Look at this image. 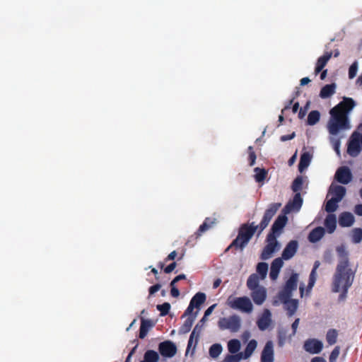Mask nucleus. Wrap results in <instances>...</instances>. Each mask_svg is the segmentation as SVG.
Segmentation results:
<instances>
[{
  "instance_id": "nucleus-50",
  "label": "nucleus",
  "mask_w": 362,
  "mask_h": 362,
  "mask_svg": "<svg viewBox=\"0 0 362 362\" xmlns=\"http://www.w3.org/2000/svg\"><path fill=\"white\" fill-rule=\"evenodd\" d=\"M340 348L339 346H336L329 355V362H335L337 358L339 355Z\"/></svg>"
},
{
  "instance_id": "nucleus-45",
  "label": "nucleus",
  "mask_w": 362,
  "mask_h": 362,
  "mask_svg": "<svg viewBox=\"0 0 362 362\" xmlns=\"http://www.w3.org/2000/svg\"><path fill=\"white\" fill-rule=\"evenodd\" d=\"M243 353H238L234 354H228L225 358V362H239L243 359Z\"/></svg>"
},
{
  "instance_id": "nucleus-58",
  "label": "nucleus",
  "mask_w": 362,
  "mask_h": 362,
  "mask_svg": "<svg viewBox=\"0 0 362 362\" xmlns=\"http://www.w3.org/2000/svg\"><path fill=\"white\" fill-rule=\"evenodd\" d=\"M299 318H297L295 320V321L292 323V325H291V327H292V329H293V334L294 335L296 332V330H297V328L298 327V325H299Z\"/></svg>"
},
{
  "instance_id": "nucleus-15",
  "label": "nucleus",
  "mask_w": 362,
  "mask_h": 362,
  "mask_svg": "<svg viewBox=\"0 0 362 362\" xmlns=\"http://www.w3.org/2000/svg\"><path fill=\"white\" fill-rule=\"evenodd\" d=\"M298 242L296 240H291L283 250L281 259L288 260L293 257L298 250Z\"/></svg>"
},
{
  "instance_id": "nucleus-20",
  "label": "nucleus",
  "mask_w": 362,
  "mask_h": 362,
  "mask_svg": "<svg viewBox=\"0 0 362 362\" xmlns=\"http://www.w3.org/2000/svg\"><path fill=\"white\" fill-rule=\"evenodd\" d=\"M154 326V323L151 320L141 318V325L139 329V338L144 339L151 328Z\"/></svg>"
},
{
  "instance_id": "nucleus-28",
  "label": "nucleus",
  "mask_w": 362,
  "mask_h": 362,
  "mask_svg": "<svg viewBox=\"0 0 362 362\" xmlns=\"http://www.w3.org/2000/svg\"><path fill=\"white\" fill-rule=\"evenodd\" d=\"M216 222V219L215 218L207 217L205 218L203 223L199 226V229L197 231V235L200 236L203 233L209 230L213 225H214Z\"/></svg>"
},
{
  "instance_id": "nucleus-18",
  "label": "nucleus",
  "mask_w": 362,
  "mask_h": 362,
  "mask_svg": "<svg viewBox=\"0 0 362 362\" xmlns=\"http://www.w3.org/2000/svg\"><path fill=\"white\" fill-rule=\"evenodd\" d=\"M284 262L281 257L273 260L270 267L269 277L272 280H276L278 277L281 268L283 267Z\"/></svg>"
},
{
  "instance_id": "nucleus-9",
  "label": "nucleus",
  "mask_w": 362,
  "mask_h": 362,
  "mask_svg": "<svg viewBox=\"0 0 362 362\" xmlns=\"http://www.w3.org/2000/svg\"><path fill=\"white\" fill-rule=\"evenodd\" d=\"M277 299H274L273 300V305L277 306L279 305V301L284 304V308L287 311V315L291 317L292 316L297 310L298 306V300L296 299H291V298H288L286 300L283 298H277Z\"/></svg>"
},
{
  "instance_id": "nucleus-12",
  "label": "nucleus",
  "mask_w": 362,
  "mask_h": 362,
  "mask_svg": "<svg viewBox=\"0 0 362 362\" xmlns=\"http://www.w3.org/2000/svg\"><path fill=\"white\" fill-rule=\"evenodd\" d=\"M335 178L339 182L346 185L351 182L352 179V174L348 167L342 166L337 170Z\"/></svg>"
},
{
  "instance_id": "nucleus-36",
  "label": "nucleus",
  "mask_w": 362,
  "mask_h": 362,
  "mask_svg": "<svg viewBox=\"0 0 362 362\" xmlns=\"http://www.w3.org/2000/svg\"><path fill=\"white\" fill-rule=\"evenodd\" d=\"M336 251L340 259L339 262H341L343 261H347V265H350L349 259L348 257V252L346 251V247L344 245L338 246L336 249Z\"/></svg>"
},
{
  "instance_id": "nucleus-30",
  "label": "nucleus",
  "mask_w": 362,
  "mask_h": 362,
  "mask_svg": "<svg viewBox=\"0 0 362 362\" xmlns=\"http://www.w3.org/2000/svg\"><path fill=\"white\" fill-rule=\"evenodd\" d=\"M202 325H199V323L194 327L193 331L192 332V333L189 336V339L188 344H187V349H189L190 348V346H192L194 339H195V344L197 343L200 332L202 331Z\"/></svg>"
},
{
  "instance_id": "nucleus-32",
  "label": "nucleus",
  "mask_w": 362,
  "mask_h": 362,
  "mask_svg": "<svg viewBox=\"0 0 362 362\" xmlns=\"http://www.w3.org/2000/svg\"><path fill=\"white\" fill-rule=\"evenodd\" d=\"M206 294L204 293L198 292L191 299L190 302L199 308L206 300Z\"/></svg>"
},
{
  "instance_id": "nucleus-16",
  "label": "nucleus",
  "mask_w": 362,
  "mask_h": 362,
  "mask_svg": "<svg viewBox=\"0 0 362 362\" xmlns=\"http://www.w3.org/2000/svg\"><path fill=\"white\" fill-rule=\"evenodd\" d=\"M274 361V349L272 341H268L262 352L261 362H273Z\"/></svg>"
},
{
  "instance_id": "nucleus-44",
  "label": "nucleus",
  "mask_w": 362,
  "mask_h": 362,
  "mask_svg": "<svg viewBox=\"0 0 362 362\" xmlns=\"http://www.w3.org/2000/svg\"><path fill=\"white\" fill-rule=\"evenodd\" d=\"M303 177L301 176H298L293 182L291 185V189L294 192H299L303 186Z\"/></svg>"
},
{
  "instance_id": "nucleus-7",
  "label": "nucleus",
  "mask_w": 362,
  "mask_h": 362,
  "mask_svg": "<svg viewBox=\"0 0 362 362\" xmlns=\"http://www.w3.org/2000/svg\"><path fill=\"white\" fill-rule=\"evenodd\" d=\"M218 327L221 329H229L231 332H237L240 327V318L236 315L229 317H221L218 322Z\"/></svg>"
},
{
  "instance_id": "nucleus-26",
  "label": "nucleus",
  "mask_w": 362,
  "mask_h": 362,
  "mask_svg": "<svg viewBox=\"0 0 362 362\" xmlns=\"http://www.w3.org/2000/svg\"><path fill=\"white\" fill-rule=\"evenodd\" d=\"M325 235V229L322 227H317L309 233L308 239L311 243L319 241Z\"/></svg>"
},
{
  "instance_id": "nucleus-5",
  "label": "nucleus",
  "mask_w": 362,
  "mask_h": 362,
  "mask_svg": "<svg viewBox=\"0 0 362 362\" xmlns=\"http://www.w3.org/2000/svg\"><path fill=\"white\" fill-rule=\"evenodd\" d=\"M298 281V274L293 273L286 281L284 288L279 292L277 298H283L285 300L288 298H291L292 292L297 289Z\"/></svg>"
},
{
  "instance_id": "nucleus-21",
  "label": "nucleus",
  "mask_w": 362,
  "mask_h": 362,
  "mask_svg": "<svg viewBox=\"0 0 362 362\" xmlns=\"http://www.w3.org/2000/svg\"><path fill=\"white\" fill-rule=\"evenodd\" d=\"M332 52H327L322 56L318 58L315 69V74H319L321 71H322L323 68L326 66L328 61L332 57Z\"/></svg>"
},
{
  "instance_id": "nucleus-13",
  "label": "nucleus",
  "mask_w": 362,
  "mask_h": 362,
  "mask_svg": "<svg viewBox=\"0 0 362 362\" xmlns=\"http://www.w3.org/2000/svg\"><path fill=\"white\" fill-rule=\"evenodd\" d=\"M303 347L307 352L315 354H319L322 351L323 344L320 340L310 339L305 341Z\"/></svg>"
},
{
  "instance_id": "nucleus-63",
  "label": "nucleus",
  "mask_w": 362,
  "mask_h": 362,
  "mask_svg": "<svg viewBox=\"0 0 362 362\" xmlns=\"http://www.w3.org/2000/svg\"><path fill=\"white\" fill-rule=\"evenodd\" d=\"M186 279V276L184 274H179L174 279V282H177L180 280H183Z\"/></svg>"
},
{
  "instance_id": "nucleus-25",
  "label": "nucleus",
  "mask_w": 362,
  "mask_h": 362,
  "mask_svg": "<svg viewBox=\"0 0 362 362\" xmlns=\"http://www.w3.org/2000/svg\"><path fill=\"white\" fill-rule=\"evenodd\" d=\"M325 226L326 227L329 233H332L337 227V218L333 214H329L327 216L325 220Z\"/></svg>"
},
{
  "instance_id": "nucleus-40",
  "label": "nucleus",
  "mask_w": 362,
  "mask_h": 362,
  "mask_svg": "<svg viewBox=\"0 0 362 362\" xmlns=\"http://www.w3.org/2000/svg\"><path fill=\"white\" fill-rule=\"evenodd\" d=\"M338 202H339L337 201V199H335L332 197L330 199H329L327 202V203L325 204V211L328 213L334 212L337 209Z\"/></svg>"
},
{
  "instance_id": "nucleus-56",
  "label": "nucleus",
  "mask_w": 362,
  "mask_h": 362,
  "mask_svg": "<svg viewBox=\"0 0 362 362\" xmlns=\"http://www.w3.org/2000/svg\"><path fill=\"white\" fill-rule=\"evenodd\" d=\"M194 308H196V307L191 302H189V304L187 308L186 309L184 315H191V313H192L193 309Z\"/></svg>"
},
{
  "instance_id": "nucleus-27",
  "label": "nucleus",
  "mask_w": 362,
  "mask_h": 362,
  "mask_svg": "<svg viewBox=\"0 0 362 362\" xmlns=\"http://www.w3.org/2000/svg\"><path fill=\"white\" fill-rule=\"evenodd\" d=\"M312 159V156L309 152H304L300 158L298 163V170L302 173L308 167Z\"/></svg>"
},
{
  "instance_id": "nucleus-52",
  "label": "nucleus",
  "mask_w": 362,
  "mask_h": 362,
  "mask_svg": "<svg viewBox=\"0 0 362 362\" xmlns=\"http://www.w3.org/2000/svg\"><path fill=\"white\" fill-rule=\"evenodd\" d=\"M176 266H177L176 262H172L171 264L168 265L165 268H164V272L166 274H170L175 269Z\"/></svg>"
},
{
  "instance_id": "nucleus-33",
  "label": "nucleus",
  "mask_w": 362,
  "mask_h": 362,
  "mask_svg": "<svg viewBox=\"0 0 362 362\" xmlns=\"http://www.w3.org/2000/svg\"><path fill=\"white\" fill-rule=\"evenodd\" d=\"M255 173L254 177L257 182H262L267 177L268 172L264 168H255L254 169Z\"/></svg>"
},
{
  "instance_id": "nucleus-14",
  "label": "nucleus",
  "mask_w": 362,
  "mask_h": 362,
  "mask_svg": "<svg viewBox=\"0 0 362 362\" xmlns=\"http://www.w3.org/2000/svg\"><path fill=\"white\" fill-rule=\"evenodd\" d=\"M287 221L288 218L285 214L278 216L272 226L271 232L269 233H273L276 235H279L281 230L286 226Z\"/></svg>"
},
{
  "instance_id": "nucleus-19",
  "label": "nucleus",
  "mask_w": 362,
  "mask_h": 362,
  "mask_svg": "<svg viewBox=\"0 0 362 362\" xmlns=\"http://www.w3.org/2000/svg\"><path fill=\"white\" fill-rule=\"evenodd\" d=\"M251 297L255 304L259 305H262L267 298L266 289L264 287H260L257 289L252 290Z\"/></svg>"
},
{
  "instance_id": "nucleus-53",
  "label": "nucleus",
  "mask_w": 362,
  "mask_h": 362,
  "mask_svg": "<svg viewBox=\"0 0 362 362\" xmlns=\"http://www.w3.org/2000/svg\"><path fill=\"white\" fill-rule=\"evenodd\" d=\"M295 136H296V133L293 132L291 134L282 135L280 137V140L281 141H286L293 139Z\"/></svg>"
},
{
  "instance_id": "nucleus-55",
  "label": "nucleus",
  "mask_w": 362,
  "mask_h": 362,
  "mask_svg": "<svg viewBox=\"0 0 362 362\" xmlns=\"http://www.w3.org/2000/svg\"><path fill=\"white\" fill-rule=\"evenodd\" d=\"M177 256V252L175 250L171 252L168 256L165 259V262H168V261H170V260H174L175 258Z\"/></svg>"
},
{
  "instance_id": "nucleus-61",
  "label": "nucleus",
  "mask_w": 362,
  "mask_h": 362,
  "mask_svg": "<svg viewBox=\"0 0 362 362\" xmlns=\"http://www.w3.org/2000/svg\"><path fill=\"white\" fill-rule=\"evenodd\" d=\"M294 100V98H292L289 100L288 103L284 107V108L281 110V113L284 114V112L288 109H290L291 105H292L293 102Z\"/></svg>"
},
{
  "instance_id": "nucleus-38",
  "label": "nucleus",
  "mask_w": 362,
  "mask_h": 362,
  "mask_svg": "<svg viewBox=\"0 0 362 362\" xmlns=\"http://www.w3.org/2000/svg\"><path fill=\"white\" fill-rule=\"evenodd\" d=\"M240 349V342L238 339H231L228 343V349L230 354H237Z\"/></svg>"
},
{
  "instance_id": "nucleus-37",
  "label": "nucleus",
  "mask_w": 362,
  "mask_h": 362,
  "mask_svg": "<svg viewBox=\"0 0 362 362\" xmlns=\"http://www.w3.org/2000/svg\"><path fill=\"white\" fill-rule=\"evenodd\" d=\"M320 118V114L317 110H312L308 116L307 123L308 125L313 126L317 124Z\"/></svg>"
},
{
  "instance_id": "nucleus-41",
  "label": "nucleus",
  "mask_w": 362,
  "mask_h": 362,
  "mask_svg": "<svg viewBox=\"0 0 362 362\" xmlns=\"http://www.w3.org/2000/svg\"><path fill=\"white\" fill-rule=\"evenodd\" d=\"M351 241L354 243H360L362 241V228H356L351 232Z\"/></svg>"
},
{
  "instance_id": "nucleus-34",
  "label": "nucleus",
  "mask_w": 362,
  "mask_h": 362,
  "mask_svg": "<svg viewBox=\"0 0 362 362\" xmlns=\"http://www.w3.org/2000/svg\"><path fill=\"white\" fill-rule=\"evenodd\" d=\"M247 286L251 291L257 289L261 286H259V277L257 274H251L247 281Z\"/></svg>"
},
{
  "instance_id": "nucleus-10",
  "label": "nucleus",
  "mask_w": 362,
  "mask_h": 362,
  "mask_svg": "<svg viewBox=\"0 0 362 362\" xmlns=\"http://www.w3.org/2000/svg\"><path fill=\"white\" fill-rule=\"evenodd\" d=\"M358 132H354L348 144L347 153L352 157L357 156L361 150V142L358 139Z\"/></svg>"
},
{
  "instance_id": "nucleus-49",
  "label": "nucleus",
  "mask_w": 362,
  "mask_h": 362,
  "mask_svg": "<svg viewBox=\"0 0 362 362\" xmlns=\"http://www.w3.org/2000/svg\"><path fill=\"white\" fill-rule=\"evenodd\" d=\"M248 152H249L248 159H249V161H250L249 165H250V166H252V165H255V160H256V158H257L255 152L253 151L252 146H249L248 147Z\"/></svg>"
},
{
  "instance_id": "nucleus-39",
  "label": "nucleus",
  "mask_w": 362,
  "mask_h": 362,
  "mask_svg": "<svg viewBox=\"0 0 362 362\" xmlns=\"http://www.w3.org/2000/svg\"><path fill=\"white\" fill-rule=\"evenodd\" d=\"M338 332L335 329H330L326 334V340L329 345H333L337 342Z\"/></svg>"
},
{
  "instance_id": "nucleus-6",
  "label": "nucleus",
  "mask_w": 362,
  "mask_h": 362,
  "mask_svg": "<svg viewBox=\"0 0 362 362\" xmlns=\"http://www.w3.org/2000/svg\"><path fill=\"white\" fill-rule=\"evenodd\" d=\"M267 244L264 247L261 259L263 260L268 259L271 257L272 254L279 248V243L276 240V235L273 233H269L267 236Z\"/></svg>"
},
{
  "instance_id": "nucleus-24",
  "label": "nucleus",
  "mask_w": 362,
  "mask_h": 362,
  "mask_svg": "<svg viewBox=\"0 0 362 362\" xmlns=\"http://www.w3.org/2000/svg\"><path fill=\"white\" fill-rule=\"evenodd\" d=\"M336 87L334 83L324 86L320 90V97L323 99L331 97L335 93Z\"/></svg>"
},
{
  "instance_id": "nucleus-57",
  "label": "nucleus",
  "mask_w": 362,
  "mask_h": 362,
  "mask_svg": "<svg viewBox=\"0 0 362 362\" xmlns=\"http://www.w3.org/2000/svg\"><path fill=\"white\" fill-rule=\"evenodd\" d=\"M354 212L356 215L362 216V204H357L354 207Z\"/></svg>"
},
{
  "instance_id": "nucleus-47",
  "label": "nucleus",
  "mask_w": 362,
  "mask_h": 362,
  "mask_svg": "<svg viewBox=\"0 0 362 362\" xmlns=\"http://www.w3.org/2000/svg\"><path fill=\"white\" fill-rule=\"evenodd\" d=\"M317 274L316 272L314 271H311L310 276H309V281L308 285L307 288V291L310 292L312 288L314 286V284L316 281Z\"/></svg>"
},
{
  "instance_id": "nucleus-3",
  "label": "nucleus",
  "mask_w": 362,
  "mask_h": 362,
  "mask_svg": "<svg viewBox=\"0 0 362 362\" xmlns=\"http://www.w3.org/2000/svg\"><path fill=\"white\" fill-rule=\"evenodd\" d=\"M356 269H352L347 265V261L338 262L335 273L332 277V291L334 293L341 291L339 296L341 300L346 298L349 288L353 284Z\"/></svg>"
},
{
  "instance_id": "nucleus-46",
  "label": "nucleus",
  "mask_w": 362,
  "mask_h": 362,
  "mask_svg": "<svg viewBox=\"0 0 362 362\" xmlns=\"http://www.w3.org/2000/svg\"><path fill=\"white\" fill-rule=\"evenodd\" d=\"M157 310L160 311L161 316H165L168 314L170 309V304L169 303H163V304L157 305Z\"/></svg>"
},
{
  "instance_id": "nucleus-22",
  "label": "nucleus",
  "mask_w": 362,
  "mask_h": 362,
  "mask_svg": "<svg viewBox=\"0 0 362 362\" xmlns=\"http://www.w3.org/2000/svg\"><path fill=\"white\" fill-rule=\"evenodd\" d=\"M354 223V216L350 212H343L339 216V224L341 227H349Z\"/></svg>"
},
{
  "instance_id": "nucleus-54",
  "label": "nucleus",
  "mask_w": 362,
  "mask_h": 362,
  "mask_svg": "<svg viewBox=\"0 0 362 362\" xmlns=\"http://www.w3.org/2000/svg\"><path fill=\"white\" fill-rule=\"evenodd\" d=\"M170 294L174 298H177L180 296V291L176 286L171 287Z\"/></svg>"
},
{
  "instance_id": "nucleus-48",
  "label": "nucleus",
  "mask_w": 362,
  "mask_h": 362,
  "mask_svg": "<svg viewBox=\"0 0 362 362\" xmlns=\"http://www.w3.org/2000/svg\"><path fill=\"white\" fill-rule=\"evenodd\" d=\"M358 70V62L355 61L349 69V78H354L356 76Z\"/></svg>"
},
{
  "instance_id": "nucleus-23",
  "label": "nucleus",
  "mask_w": 362,
  "mask_h": 362,
  "mask_svg": "<svg viewBox=\"0 0 362 362\" xmlns=\"http://www.w3.org/2000/svg\"><path fill=\"white\" fill-rule=\"evenodd\" d=\"M329 192L333 195L332 198L340 202L346 194V188L341 185L331 186Z\"/></svg>"
},
{
  "instance_id": "nucleus-64",
  "label": "nucleus",
  "mask_w": 362,
  "mask_h": 362,
  "mask_svg": "<svg viewBox=\"0 0 362 362\" xmlns=\"http://www.w3.org/2000/svg\"><path fill=\"white\" fill-rule=\"evenodd\" d=\"M221 283V279H217L216 280H215L214 281L213 288H218L220 286Z\"/></svg>"
},
{
  "instance_id": "nucleus-2",
  "label": "nucleus",
  "mask_w": 362,
  "mask_h": 362,
  "mask_svg": "<svg viewBox=\"0 0 362 362\" xmlns=\"http://www.w3.org/2000/svg\"><path fill=\"white\" fill-rule=\"evenodd\" d=\"M356 103L351 98L344 97L343 100L330 110L331 119L328 124L329 132L337 135L341 129L349 128L348 114L355 107Z\"/></svg>"
},
{
  "instance_id": "nucleus-17",
  "label": "nucleus",
  "mask_w": 362,
  "mask_h": 362,
  "mask_svg": "<svg viewBox=\"0 0 362 362\" xmlns=\"http://www.w3.org/2000/svg\"><path fill=\"white\" fill-rule=\"evenodd\" d=\"M271 322V313L268 309H265L262 316L257 321V327L261 331H264L269 327Z\"/></svg>"
},
{
  "instance_id": "nucleus-8",
  "label": "nucleus",
  "mask_w": 362,
  "mask_h": 362,
  "mask_svg": "<svg viewBox=\"0 0 362 362\" xmlns=\"http://www.w3.org/2000/svg\"><path fill=\"white\" fill-rule=\"evenodd\" d=\"M177 346L174 342L166 340L158 344L160 354L165 358H172L177 354Z\"/></svg>"
},
{
  "instance_id": "nucleus-4",
  "label": "nucleus",
  "mask_w": 362,
  "mask_h": 362,
  "mask_svg": "<svg viewBox=\"0 0 362 362\" xmlns=\"http://www.w3.org/2000/svg\"><path fill=\"white\" fill-rule=\"evenodd\" d=\"M227 304L232 309L239 310L247 313H251L253 308L250 298L246 296L235 298L230 296L228 299Z\"/></svg>"
},
{
  "instance_id": "nucleus-31",
  "label": "nucleus",
  "mask_w": 362,
  "mask_h": 362,
  "mask_svg": "<svg viewBox=\"0 0 362 362\" xmlns=\"http://www.w3.org/2000/svg\"><path fill=\"white\" fill-rule=\"evenodd\" d=\"M159 354L154 350H148L144 355V360L140 362H158Z\"/></svg>"
},
{
  "instance_id": "nucleus-35",
  "label": "nucleus",
  "mask_w": 362,
  "mask_h": 362,
  "mask_svg": "<svg viewBox=\"0 0 362 362\" xmlns=\"http://www.w3.org/2000/svg\"><path fill=\"white\" fill-rule=\"evenodd\" d=\"M196 315L194 316H189L183 325L180 327V332L182 334H186L189 332L192 328V326L194 323V321L195 320Z\"/></svg>"
},
{
  "instance_id": "nucleus-60",
  "label": "nucleus",
  "mask_w": 362,
  "mask_h": 362,
  "mask_svg": "<svg viewBox=\"0 0 362 362\" xmlns=\"http://www.w3.org/2000/svg\"><path fill=\"white\" fill-rule=\"evenodd\" d=\"M310 362H327L326 360L320 356H316L312 358Z\"/></svg>"
},
{
  "instance_id": "nucleus-1",
  "label": "nucleus",
  "mask_w": 362,
  "mask_h": 362,
  "mask_svg": "<svg viewBox=\"0 0 362 362\" xmlns=\"http://www.w3.org/2000/svg\"><path fill=\"white\" fill-rule=\"evenodd\" d=\"M281 203H272L269 205L266 209L262 219L259 225L255 226V223L242 224L239 228L238 235L230 245L226 249L225 252L235 247V249L243 250L250 242L257 230H259L258 234H260L265 229L271 221L272 218L276 214L281 207Z\"/></svg>"
},
{
  "instance_id": "nucleus-42",
  "label": "nucleus",
  "mask_w": 362,
  "mask_h": 362,
  "mask_svg": "<svg viewBox=\"0 0 362 362\" xmlns=\"http://www.w3.org/2000/svg\"><path fill=\"white\" fill-rule=\"evenodd\" d=\"M222 351V346L220 344H214L209 349V355L211 357L217 358Z\"/></svg>"
},
{
  "instance_id": "nucleus-62",
  "label": "nucleus",
  "mask_w": 362,
  "mask_h": 362,
  "mask_svg": "<svg viewBox=\"0 0 362 362\" xmlns=\"http://www.w3.org/2000/svg\"><path fill=\"white\" fill-rule=\"evenodd\" d=\"M300 86H305V85H307L308 83H310V80L308 77H304L300 79Z\"/></svg>"
},
{
  "instance_id": "nucleus-43",
  "label": "nucleus",
  "mask_w": 362,
  "mask_h": 362,
  "mask_svg": "<svg viewBox=\"0 0 362 362\" xmlns=\"http://www.w3.org/2000/svg\"><path fill=\"white\" fill-rule=\"evenodd\" d=\"M268 271V264L265 262H259L257 266V272L261 276L262 279H264Z\"/></svg>"
},
{
  "instance_id": "nucleus-59",
  "label": "nucleus",
  "mask_w": 362,
  "mask_h": 362,
  "mask_svg": "<svg viewBox=\"0 0 362 362\" xmlns=\"http://www.w3.org/2000/svg\"><path fill=\"white\" fill-rule=\"evenodd\" d=\"M216 304H213L212 305L209 307L204 312L205 317H208L209 315H210L212 313L214 308H216Z\"/></svg>"
},
{
  "instance_id": "nucleus-51",
  "label": "nucleus",
  "mask_w": 362,
  "mask_h": 362,
  "mask_svg": "<svg viewBox=\"0 0 362 362\" xmlns=\"http://www.w3.org/2000/svg\"><path fill=\"white\" fill-rule=\"evenodd\" d=\"M161 288V285L160 284H156L152 286H151L148 289L149 296L153 295L155 293L158 291Z\"/></svg>"
},
{
  "instance_id": "nucleus-11",
  "label": "nucleus",
  "mask_w": 362,
  "mask_h": 362,
  "mask_svg": "<svg viewBox=\"0 0 362 362\" xmlns=\"http://www.w3.org/2000/svg\"><path fill=\"white\" fill-rule=\"evenodd\" d=\"M302 204L303 199L300 192L296 193L293 199L286 204L283 209V212L285 214H288L293 211H298L300 209Z\"/></svg>"
},
{
  "instance_id": "nucleus-29",
  "label": "nucleus",
  "mask_w": 362,
  "mask_h": 362,
  "mask_svg": "<svg viewBox=\"0 0 362 362\" xmlns=\"http://www.w3.org/2000/svg\"><path fill=\"white\" fill-rule=\"evenodd\" d=\"M257 345V342L255 339H251L247 344L245 350L243 353V359H247L251 356L254 351L255 350Z\"/></svg>"
}]
</instances>
